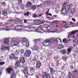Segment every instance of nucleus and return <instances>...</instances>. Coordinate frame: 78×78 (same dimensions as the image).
Instances as JSON below:
<instances>
[{"mask_svg":"<svg viewBox=\"0 0 78 78\" xmlns=\"http://www.w3.org/2000/svg\"><path fill=\"white\" fill-rule=\"evenodd\" d=\"M55 41L54 39H51L50 41L49 40H47L44 41L43 44L44 46H48L51 43H53L55 42Z\"/></svg>","mask_w":78,"mask_h":78,"instance_id":"obj_1","label":"nucleus"},{"mask_svg":"<svg viewBox=\"0 0 78 78\" xmlns=\"http://www.w3.org/2000/svg\"><path fill=\"white\" fill-rule=\"evenodd\" d=\"M69 11L66 8V6L63 7L62 9L61 14L63 16H65L66 14H69Z\"/></svg>","mask_w":78,"mask_h":78,"instance_id":"obj_2","label":"nucleus"},{"mask_svg":"<svg viewBox=\"0 0 78 78\" xmlns=\"http://www.w3.org/2000/svg\"><path fill=\"white\" fill-rule=\"evenodd\" d=\"M11 44L12 46H16L19 45V43L16 41L14 40V39H11Z\"/></svg>","mask_w":78,"mask_h":78,"instance_id":"obj_3","label":"nucleus"},{"mask_svg":"<svg viewBox=\"0 0 78 78\" xmlns=\"http://www.w3.org/2000/svg\"><path fill=\"white\" fill-rule=\"evenodd\" d=\"M38 8H39V9L41 8H42V4H40V5H38L37 7L36 5H32L31 7V8L33 9H36Z\"/></svg>","mask_w":78,"mask_h":78,"instance_id":"obj_4","label":"nucleus"},{"mask_svg":"<svg viewBox=\"0 0 78 78\" xmlns=\"http://www.w3.org/2000/svg\"><path fill=\"white\" fill-rule=\"evenodd\" d=\"M28 67H25L23 70V73L26 75H27V76H29V74H28Z\"/></svg>","mask_w":78,"mask_h":78,"instance_id":"obj_5","label":"nucleus"},{"mask_svg":"<svg viewBox=\"0 0 78 78\" xmlns=\"http://www.w3.org/2000/svg\"><path fill=\"white\" fill-rule=\"evenodd\" d=\"M1 50L2 51H9V48L3 45L2 46Z\"/></svg>","mask_w":78,"mask_h":78,"instance_id":"obj_6","label":"nucleus"},{"mask_svg":"<svg viewBox=\"0 0 78 78\" xmlns=\"http://www.w3.org/2000/svg\"><path fill=\"white\" fill-rule=\"evenodd\" d=\"M31 55V51L30 50L27 51L25 54V56L26 57H29Z\"/></svg>","mask_w":78,"mask_h":78,"instance_id":"obj_7","label":"nucleus"},{"mask_svg":"<svg viewBox=\"0 0 78 78\" xmlns=\"http://www.w3.org/2000/svg\"><path fill=\"white\" fill-rule=\"evenodd\" d=\"M76 33H78V30H76L74 31H73L72 33H71V34H69L68 36V38L70 39V37H72V34H74Z\"/></svg>","mask_w":78,"mask_h":78,"instance_id":"obj_8","label":"nucleus"},{"mask_svg":"<svg viewBox=\"0 0 78 78\" xmlns=\"http://www.w3.org/2000/svg\"><path fill=\"white\" fill-rule=\"evenodd\" d=\"M72 6H73V5L72 4H70L69 3H68V4L66 6L68 11H69V9H70V8H72Z\"/></svg>","mask_w":78,"mask_h":78,"instance_id":"obj_9","label":"nucleus"},{"mask_svg":"<svg viewBox=\"0 0 78 78\" xmlns=\"http://www.w3.org/2000/svg\"><path fill=\"white\" fill-rule=\"evenodd\" d=\"M26 6L27 8H31L32 6V3L28 1L27 2Z\"/></svg>","mask_w":78,"mask_h":78,"instance_id":"obj_10","label":"nucleus"},{"mask_svg":"<svg viewBox=\"0 0 78 78\" xmlns=\"http://www.w3.org/2000/svg\"><path fill=\"white\" fill-rule=\"evenodd\" d=\"M15 65L16 67H19L20 66V61H16Z\"/></svg>","mask_w":78,"mask_h":78,"instance_id":"obj_11","label":"nucleus"},{"mask_svg":"<svg viewBox=\"0 0 78 78\" xmlns=\"http://www.w3.org/2000/svg\"><path fill=\"white\" fill-rule=\"evenodd\" d=\"M41 62L40 61H37V62L36 66V68H37V69H39L40 68V67H41Z\"/></svg>","mask_w":78,"mask_h":78,"instance_id":"obj_12","label":"nucleus"},{"mask_svg":"<svg viewBox=\"0 0 78 78\" xmlns=\"http://www.w3.org/2000/svg\"><path fill=\"white\" fill-rule=\"evenodd\" d=\"M20 61L22 63H25V58L23 57H21L20 58Z\"/></svg>","mask_w":78,"mask_h":78,"instance_id":"obj_13","label":"nucleus"},{"mask_svg":"<svg viewBox=\"0 0 78 78\" xmlns=\"http://www.w3.org/2000/svg\"><path fill=\"white\" fill-rule=\"evenodd\" d=\"M60 53H62L63 55H65L66 53V51L65 49H62L60 50Z\"/></svg>","mask_w":78,"mask_h":78,"instance_id":"obj_14","label":"nucleus"},{"mask_svg":"<svg viewBox=\"0 0 78 78\" xmlns=\"http://www.w3.org/2000/svg\"><path fill=\"white\" fill-rule=\"evenodd\" d=\"M49 69L50 70L51 74V75H53L54 73V69H53V68H51L50 67H49Z\"/></svg>","mask_w":78,"mask_h":78,"instance_id":"obj_15","label":"nucleus"},{"mask_svg":"<svg viewBox=\"0 0 78 78\" xmlns=\"http://www.w3.org/2000/svg\"><path fill=\"white\" fill-rule=\"evenodd\" d=\"M4 43L5 44H8V43L9 42V41L7 39H6L3 41Z\"/></svg>","mask_w":78,"mask_h":78,"instance_id":"obj_16","label":"nucleus"},{"mask_svg":"<svg viewBox=\"0 0 78 78\" xmlns=\"http://www.w3.org/2000/svg\"><path fill=\"white\" fill-rule=\"evenodd\" d=\"M14 56H15L14 54H12L10 56V60H12V59H14Z\"/></svg>","mask_w":78,"mask_h":78,"instance_id":"obj_17","label":"nucleus"},{"mask_svg":"<svg viewBox=\"0 0 78 78\" xmlns=\"http://www.w3.org/2000/svg\"><path fill=\"white\" fill-rule=\"evenodd\" d=\"M58 49H61L63 48V45L62 44H59L58 46Z\"/></svg>","mask_w":78,"mask_h":78,"instance_id":"obj_18","label":"nucleus"},{"mask_svg":"<svg viewBox=\"0 0 78 78\" xmlns=\"http://www.w3.org/2000/svg\"><path fill=\"white\" fill-rule=\"evenodd\" d=\"M75 11V10L74 9H71L70 11V13H72V14H74Z\"/></svg>","mask_w":78,"mask_h":78,"instance_id":"obj_19","label":"nucleus"},{"mask_svg":"<svg viewBox=\"0 0 78 78\" xmlns=\"http://www.w3.org/2000/svg\"><path fill=\"white\" fill-rule=\"evenodd\" d=\"M35 69H34V67H30V71L31 72H34V70Z\"/></svg>","mask_w":78,"mask_h":78,"instance_id":"obj_20","label":"nucleus"},{"mask_svg":"<svg viewBox=\"0 0 78 78\" xmlns=\"http://www.w3.org/2000/svg\"><path fill=\"white\" fill-rule=\"evenodd\" d=\"M38 23H39L40 24H43L44 23V21L42 19H40L39 20Z\"/></svg>","mask_w":78,"mask_h":78,"instance_id":"obj_21","label":"nucleus"},{"mask_svg":"<svg viewBox=\"0 0 78 78\" xmlns=\"http://www.w3.org/2000/svg\"><path fill=\"white\" fill-rule=\"evenodd\" d=\"M72 51V48H70L68 49V52L69 53L68 54H70L71 53V51Z\"/></svg>","mask_w":78,"mask_h":78,"instance_id":"obj_22","label":"nucleus"},{"mask_svg":"<svg viewBox=\"0 0 78 78\" xmlns=\"http://www.w3.org/2000/svg\"><path fill=\"white\" fill-rule=\"evenodd\" d=\"M49 27H50L49 26H48V25L45 24L43 25V28H46V29H48V28H49Z\"/></svg>","mask_w":78,"mask_h":78,"instance_id":"obj_23","label":"nucleus"},{"mask_svg":"<svg viewBox=\"0 0 78 78\" xmlns=\"http://www.w3.org/2000/svg\"><path fill=\"white\" fill-rule=\"evenodd\" d=\"M1 3L2 6H3V7H5V6H6V2H3Z\"/></svg>","mask_w":78,"mask_h":78,"instance_id":"obj_24","label":"nucleus"},{"mask_svg":"<svg viewBox=\"0 0 78 78\" xmlns=\"http://www.w3.org/2000/svg\"><path fill=\"white\" fill-rule=\"evenodd\" d=\"M41 28H42V27H41V26H39L38 27V29H36V30H35V31H36V32H39L37 31H38V30H41Z\"/></svg>","mask_w":78,"mask_h":78,"instance_id":"obj_25","label":"nucleus"},{"mask_svg":"<svg viewBox=\"0 0 78 78\" xmlns=\"http://www.w3.org/2000/svg\"><path fill=\"white\" fill-rule=\"evenodd\" d=\"M1 29L2 30H6V31H9V29H8V27H6L5 29V28L3 27L1 28Z\"/></svg>","mask_w":78,"mask_h":78,"instance_id":"obj_26","label":"nucleus"},{"mask_svg":"<svg viewBox=\"0 0 78 78\" xmlns=\"http://www.w3.org/2000/svg\"><path fill=\"white\" fill-rule=\"evenodd\" d=\"M30 12H28L26 13H25L24 14V15L25 16V17H27V16H29V15H30Z\"/></svg>","mask_w":78,"mask_h":78,"instance_id":"obj_27","label":"nucleus"},{"mask_svg":"<svg viewBox=\"0 0 78 78\" xmlns=\"http://www.w3.org/2000/svg\"><path fill=\"white\" fill-rule=\"evenodd\" d=\"M33 49L34 50H36V51H39V49L38 48V47H34Z\"/></svg>","mask_w":78,"mask_h":78,"instance_id":"obj_28","label":"nucleus"},{"mask_svg":"<svg viewBox=\"0 0 78 78\" xmlns=\"http://www.w3.org/2000/svg\"><path fill=\"white\" fill-rule=\"evenodd\" d=\"M22 40L23 41V42L24 43H26V42H27V39L26 38H22Z\"/></svg>","mask_w":78,"mask_h":78,"instance_id":"obj_29","label":"nucleus"},{"mask_svg":"<svg viewBox=\"0 0 78 78\" xmlns=\"http://www.w3.org/2000/svg\"><path fill=\"white\" fill-rule=\"evenodd\" d=\"M47 4L48 6L49 5H50V4L51 3V2L50 1L47 0Z\"/></svg>","mask_w":78,"mask_h":78,"instance_id":"obj_30","label":"nucleus"},{"mask_svg":"<svg viewBox=\"0 0 78 78\" xmlns=\"http://www.w3.org/2000/svg\"><path fill=\"white\" fill-rule=\"evenodd\" d=\"M2 14L3 15H4L5 16L8 15V13L5 12L4 11L2 12Z\"/></svg>","mask_w":78,"mask_h":78,"instance_id":"obj_31","label":"nucleus"},{"mask_svg":"<svg viewBox=\"0 0 78 78\" xmlns=\"http://www.w3.org/2000/svg\"><path fill=\"white\" fill-rule=\"evenodd\" d=\"M34 23H39V20H38V19H35L34 20Z\"/></svg>","mask_w":78,"mask_h":78,"instance_id":"obj_32","label":"nucleus"},{"mask_svg":"<svg viewBox=\"0 0 78 78\" xmlns=\"http://www.w3.org/2000/svg\"><path fill=\"white\" fill-rule=\"evenodd\" d=\"M4 64H5V62H0V66H2L3 65H4Z\"/></svg>","mask_w":78,"mask_h":78,"instance_id":"obj_33","label":"nucleus"},{"mask_svg":"<svg viewBox=\"0 0 78 78\" xmlns=\"http://www.w3.org/2000/svg\"><path fill=\"white\" fill-rule=\"evenodd\" d=\"M20 6L21 8H24L25 7V5L23 4H20Z\"/></svg>","mask_w":78,"mask_h":78,"instance_id":"obj_34","label":"nucleus"},{"mask_svg":"<svg viewBox=\"0 0 78 78\" xmlns=\"http://www.w3.org/2000/svg\"><path fill=\"white\" fill-rule=\"evenodd\" d=\"M73 73L74 74L76 75V74H77L78 73V71L76 70H75L73 71Z\"/></svg>","mask_w":78,"mask_h":78,"instance_id":"obj_35","label":"nucleus"},{"mask_svg":"<svg viewBox=\"0 0 78 78\" xmlns=\"http://www.w3.org/2000/svg\"><path fill=\"white\" fill-rule=\"evenodd\" d=\"M54 39L55 41H56V42H58V39H60V41H61V39H59V38H55Z\"/></svg>","mask_w":78,"mask_h":78,"instance_id":"obj_36","label":"nucleus"},{"mask_svg":"<svg viewBox=\"0 0 78 78\" xmlns=\"http://www.w3.org/2000/svg\"><path fill=\"white\" fill-rule=\"evenodd\" d=\"M20 20L19 19H15V22H19V21H20Z\"/></svg>","mask_w":78,"mask_h":78,"instance_id":"obj_37","label":"nucleus"},{"mask_svg":"<svg viewBox=\"0 0 78 78\" xmlns=\"http://www.w3.org/2000/svg\"><path fill=\"white\" fill-rule=\"evenodd\" d=\"M44 75H45L46 76H48L50 75V74L48 73H44Z\"/></svg>","mask_w":78,"mask_h":78,"instance_id":"obj_38","label":"nucleus"},{"mask_svg":"<svg viewBox=\"0 0 78 78\" xmlns=\"http://www.w3.org/2000/svg\"><path fill=\"white\" fill-rule=\"evenodd\" d=\"M54 59L55 61H56V60H58V59H59V57H58L57 56H55L54 58Z\"/></svg>","mask_w":78,"mask_h":78,"instance_id":"obj_39","label":"nucleus"},{"mask_svg":"<svg viewBox=\"0 0 78 78\" xmlns=\"http://www.w3.org/2000/svg\"><path fill=\"white\" fill-rule=\"evenodd\" d=\"M46 18L48 19V20H50L51 19V18H50L49 16H46Z\"/></svg>","mask_w":78,"mask_h":78,"instance_id":"obj_40","label":"nucleus"},{"mask_svg":"<svg viewBox=\"0 0 78 78\" xmlns=\"http://www.w3.org/2000/svg\"><path fill=\"white\" fill-rule=\"evenodd\" d=\"M25 51H24V50L23 49H22L21 50V54H23V53H24Z\"/></svg>","mask_w":78,"mask_h":78,"instance_id":"obj_41","label":"nucleus"},{"mask_svg":"<svg viewBox=\"0 0 78 78\" xmlns=\"http://www.w3.org/2000/svg\"><path fill=\"white\" fill-rule=\"evenodd\" d=\"M48 12H49V10L47 11L46 14H47V16H50V13H48Z\"/></svg>","mask_w":78,"mask_h":78,"instance_id":"obj_42","label":"nucleus"},{"mask_svg":"<svg viewBox=\"0 0 78 78\" xmlns=\"http://www.w3.org/2000/svg\"><path fill=\"white\" fill-rule=\"evenodd\" d=\"M69 3L68 2H65L63 4V5L64 6V5H66V6L69 4Z\"/></svg>","mask_w":78,"mask_h":78,"instance_id":"obj_43","label":"nucleus"},{"mask_svg":"<svg viewBox=\"0 0 78 78\" xmlns=\"http://www.w3.org/2000/svg\"><path fill=\"white\" fill-rule=\"evenodd\" d=\"M63 42L64 43H67V41L66 39H63Z\"/></svg>","mask_w":78,"mask_h":78,"instance_id":"obj_44","label":"nucleus"},{"mask_svg":"<svg viewBox=\"0 0 78 78\" xmlns=\"http://www.w3.org/2000/svg\"><path fill=\"white\" fill-rule=\"evenodd\" d=\"M43 15V14H41L40 15H39L37 16V17H42V16Z\"/></svg>","mask_w":78,"mask_h":78,"instance_id":"obj_45","label":"nucleus"},{"mask_svg":"<svg viewBox=\"0 0 78 78\" xmlns=\"http://www.w3.org/2000/svg\"><path fill=\"white\" fill-rule=\"evenodd\" d=\"M30 46V44L29 43V42H27L26 43V46L27 47H28V46Z\"/></svg>","mask_w":78,"mask_h":78,"instance_id":"obj_46","label":"nucleus"},{"mask_svg":"<svg viewBox=\"0 0 78 78\" xmlns=\"http://www.w3.org/2000/svg\"><path fill=\"white\" fill-rule=\"evenodd\" d=\"M46 3H47V1L44 2H43V4L44 5H45L46 6V5H47V4H46Z\"/></svg>","mask_w":78,"mask_h":78,"instance_id":"obj_47","label":"nucleus"},{"mask_svg":"<svg viewBox=\"0 0 78 78\" xmlns=\"http://www.w3.org/2000/svg\"><path fill=\"white\" fill-rule=\"evenodd\" d=\"M14 59L15 61H17V60H18V58L17 57H14Z\"/></svg>","mask_w":78,"mask_h":78,"instance_id":"obj_48","label":"nucleus"},{"mask_svg":"<svg viewBox=\"0 0 78 78\" xmlns=\"http://www.w3.org/2000/svg\"><path fill=\"white\" fill-rule=\"evenodd\" d=\"M18 1L19 3H22V0H18Z\"/></svg>","mask_w":78,"mask_h":78,"instance_id":"obj_49","label":"nucleus"},{"mask_svg":"<svg viewBox=\"0 0 78 78\" xmlns=\"http://www.w3.org/2000/svg\"><path fill=\"white\" fill-rule=\"evenodd\" d=\"M35 28V27H29L30 30H32L33 29H34Z\"/></svg>","mask_w":78,"mask_h":78,"instance_id":"obj_50","label":"nucleus"},{"mask_svg":"<svg viewBox=\"0 0 78 78\" xmlns=\"http://www.w3.org/2000/svg\"><path fill=\"white\" fill-rule=\"evenodd\" d=\"M62 59L64 61H66L67 59V58H66V57H63L62 58Z\"/></svg>","mask_w":78,"mask_h":78,"instance_id":"obj_51","label":"nucleus"},{"mask_svg":"<svg viewBox=\"0 0 78 78\" xmlns=\"http://www.w3.org/2000/svg\"><path fill=\"white\" fill-rule=\"evenodd\" d=\"M42 77L43 78H48V77L47 76L45 75L42 76Z\"/></svg>","mask_w":78,"mask_h":78,"instance_id":"obj_52","label":"nucleus"},{"mask_svg":"<svg viewBox=\"0 0 78 78\" xmlns=\"http://www.w3.org/2000/svg\"><path fill=\"white\" fill-rule=\"evenodd\" d=\"M16 55H19V53H20V52L19 51H16Z\"/></svg>","mask_w":78,"mask_h":78,"instance_id":"obj_53","label":"nucleus"},{"mask_svg":"<svg viewBox=\"0 0 78 78\" xmlns=\"http://www.w3.org/2000/svg\"><path fill=\"white\" fill-rule=\"evenodd\" d=\"M33 17L34 18H36V17H37V16L36 15H35L33 16Z\"/></svg>","mask_w":78,"mask_h":78,"instance_id":"obj_54","label":"nucleus"},{"mask_svg":"<svg viewBox=\"0 0 78 78\" xmlns=\"http://www.w3.org/2000/svg\"><path fill=\"white\" fill-rule=\"evenodd\" d=\"M33 61L34 62H36V61H37V59L36 58H34Z\"/></svg>","mask_w":78,"mask_h":78,"instance_id":"obj_55","label":"nucleus"},{"mask_svg":"<svg viewBox=\"0 0 78 78\" xmlns=\"http://www.w3.org/2000/svg\"><path fill=\"white\" fill-rule=\"evenodd\" d=\"M24 27H25V28H28L29 29H30L29 28L30 27H29V26H25Z\"/></svg>","mask_w":78,"mask_h":78,"instance_id":"obj_56","label":"nucleus"},{"mask_svg":"<svg viewBox=\"0 0 78 78\" xmlns=\"http://www.w3.org/2000/svg\"><path fill=\"white\" fill-rule=\"evenodd\" d=\"M36 78H39V76L38 75H36Z\"/></svg>","mask_w":78,"mask_h":78,"instance_id":"obj_57","label":"nucleus"},{"mask_svg":"<svg viewBox=\"0 0 78 78\" xmlns=\"http://www.w3.org/2000/svg\"><path fill=\"white\" fill-rule=\"evenodd\" d=\"M37 41H38V39H35L34 42H37Z\"/></svg>","mask_w":78,"mask_h":78,"instance_id":"obj_58","label":"nucleus"},{"mask_svg":"<svg viewBox=\"0 0 78 78\" xmlns=\"http://www.w3.org/2000/svg\"><path fill=\"white\" fill-rule=\"evenodd\" d=\"M72 20L73 21V22H76V20H75L74 18L72 19Z\"/></svg>","mask_w":78,"mask_h":78,"instance_id":"obj_59","label":"nucleus"},{"mask_svg":"<svg viewBox=\"0 0 78 78\" xmlns=\"http://www.w3.org/2000/svg\"><path fill=\"white\" fill-rule=\"evenodd\" d=\"M70 25H73V22H70Z\"/></svg>","mask_w":78,"mask_h":78,"instance_id":"obj_60","label":"nucleus"},{"mask_svg":"<svg viewBox=\"0 0 78 78\" xmlns=\"http://www.w3.org/2000/svg\"><path fill=\"white\" fill-rule=\"evenodd\" d=\"M53 17H55V18H56V17H57V15H54L53 16Z\"/></svg>","mask_w":78,"mask_h":78,"instance_id":"obj_61","label":"nucleus"},{"mask_svg":"<svg viewBox=\"0 0 78 78\" xmlns=\"http://www.w3.org/2000/svg\"><path fill=\"white\" fill-rule=\"evenodd\" d=\"M14 30H15V31H16L17 30V28H16V27H14V29H13Z\"/></svg>","mask_w":78,"mask_h":78,"instance_id":"obj_62","label":"nucleus"},{"mask_svg":"<svg viewBox=\"0 0 78 78\" xmlns=\"http://www.w3.org/2000/svg\"><path fill=\"white\" fill-rule=\"evenodd\" d=\"M27 20H24V23H27Z\"/></svg>","mask_w":78,"mask_h":78,"instance_id":"obj_63","label":"nucleus"},{"mask_svg":"<svg viewBox=\"0 0 78 78\" xmlns=\"http://www.w3.org/2000/svg\"><path fill=\"white\" fill-rule=\"evenodd\" d=\"M53 23H54L55 25H56V22L55 21H54L52 22Z\"/></svg>","mask_w":78,"mask_h":78,"instance_id":"obj_64","label":"nucleus"}]
</instances>
